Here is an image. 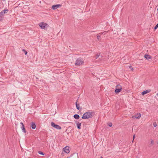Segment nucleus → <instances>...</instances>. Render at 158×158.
<instances>
[{"mask_svg": "<svg viewBox=\"0 0 158 158\" xmlns=\"http://www.w3.org/2000/svg\"><path fill=\"white\" fill-rule=\"evenodd\" d=\"M92 114V112H87L83 114L82 118L83 119H87L92 118L93 117Z\"/></svg>", "mask_w": 158, "mask_h": 158, "instance_id": "1", "label": "nucleus"}, {"mask_svg": "<svg viewBox=\"0 0 158 158\" xmlns=\"http://www.w3.org/2000/svg\"><path fill=\"white\" fill-rule=\"evenodd\" d=\"M84 63V61L83 59L81 58H78L76 60L75 65L76 66H80L83 65Z\"/></svg>", "mask_w": 158, "mask_h": 158, "instance_id": "2", "label": "nucleus"}, {"mask_svg": "<svg viewBox=\"0 0 158 158\" xmlns=\"http://www.w3.org/2000/svg\"><path fill=\"white\" fill-rule=\"evenodd\" d=\"M8 11V10L7 9L4 10L0 12V21L3 19V16L4 15L5 13H7Z\"/></svg>", "mask_w": 158, "mask_h": 158, "instance_id": "3", "label": "nucleus"}, {"mask_svg": "<svg viewBox=\"0 0 158 158\" xmlns=\"http://www.w3.org/2000/svg\"><path fill=\"white\" fill-rule=\"evenodd\" d=\"M51 126L57 129L60 130L61 129V127L60 126L52 122L51 123Z\"/></svg>", "mask_w": 158, "mask_h": 158, "instance_id": "4", "label": "nucleus"}, {"mask_svg": "<svg viewBox=\"0 0 158 158\" xmlns=\"http://www.w3.org/2000/svg\"><path fill=\"white\" fill-rule=\"evenodd\" d=\"M48 25L47 23L44 22H42L39 24V26L41 28L44 29L45 27Z\"/></svg>", "mask_w": 158, "mask_h": 158, "instance_id": "5", "label": "nucleus"}, {"mask_svg": "<svg viewBox=\"0 0 158 158\" xmlns=\"http://www.w3.org/2000/svg\"><path fill=\"white\" fill-rule=\"evenodd\" d=\"M140 113H137L135 115H134L132 116V118L133 119H134L135 118L139 119L140 118Z\"/></svg>", "mask_w": 158, "mask_h": 158, "instance_id": "6", "label": "nucleus"}, {"mask_svg": "<svg viewBox=\"0 0 158 158\" xmlns=\"http://www.w3.org/2000/svg\"><path fill=\"white\" fill-rule=\"evenodd\" d=\"M63 150L65 153H68L70 152L69 148V146H66L63 149Z\"/></svg>", "mask_w": 158, "mask_h": 158, "instance_id": "7", "label": "nucleus"}, {"mask_svg": "<svg viewBox=\"0 0 158 158\" xmlns=\"http://www.w3.org/2000/svg\"><path fill=\"white\" fill-rule=\"evenodd\" d=\"M61 6V5L60 4H57L56 5H53L52 6V9L53 10H56L58 8L60 7Z\"/></svg>", "mask_w": 158, "mask_h": 158, "instance_id": "8", "label": "nucleus"}, {"mask_svg": "<svg viewBox=\"0 0 158 158\" xmlns=\"http://www.w3.org/2000/svg\"><path fill=\"white\" fill-rule=\"evenodd\" d=\"M20 124L22 125L21 127V128L22 129L23 132L25 133L26 132V131L24 127V126L23 123L21 122V123H20Z\"/></svg>", "mask_w": 158, "mask_h": 158, "instance_id": "9", "label": "nucleus"}, {"mask_svg": "<svg viewBox=\"0 0 158 158\" xmlns=\"http://www.w3.org/2000/svg\"><path fill=\"white\" fill-rule=\"evenodd\" d=\"M76 123L77 128L78 129H81V123L77 121Z\"/></svg>", "mask_w": 158, "mask_h": 158, "instance_id": "10", "label": "nucleus"}, {"mask_svg": "<svg viewBox=\"0 0 158 158\" xmlns=\"http://www.w3.org/2000/svg\"><path fill=\"white\" fill-rule=\"evenodd\" d=\"M144 57L147 60H149L152 58L151 56L148 54L145 55Z\"/></svg>", "mask_w": 158, "mask_h": 158, "instance_id": "11", "label": "nucleus"}, {"mask_svg": "<svg viewBox=\"0 0 158 158\" xmlns=\"http://www.w3.org/2000/svg\"><path fill=\"white\" fill-rule=\"evenodd\" d=\"M150 90L148 89V90H146L145 91H143V92L142 93V94L143 95H144L145 94H147L150 92Z\"/></svg>", "mask_w": 158, "mask_h": 158, "instance_id": "12", "label": "nucleus"}, {"mask_svg": "<svg viewBox=\"0 0 158 158\" xmlns=\"http://www.w3.org/2000/svg\"><path fill=\"white\" fill-rule=\"evenodd\" d=\"M31 127L33 129H35L36 128V125L34 122H32L31 123Z\"/></svg>", "mask_w": 158, "mask_h": 158, "instance_id": "13", "label": "nucleus"}, {"mask_svg": "<svg viewBox=\"0 0 158 158\" xmlns=\"http://www.w3.org/2000/svg\"><path fill=\"white\" fill-rule=\"evenodd\" d=\"M121 90H122V89H121V88L120 89H117V88L116 89H116L115 90L114 92L116 94H117L118 93L120 92H121Z\"/></svg>", "mask_w": 158, "mask_h": 158, "instance_id": "14", "label": "nucleus"}, {"mask_svg": "<svg viewBox=\"0 0 158 158\" xmlns=\"http://www.w3.org/2000/svg\"><path fill=\"white\" fill-rule=\"evenodd\" d=\"M78 100H77V101H76V107L77 109V110H79L80 109V107L79 106V104H78L77 103V102H78Z\"/></svg>", "mask_w": 158, "mask_h": 158, "instance_id": "15", "label": "nucleus"}, {"mask_svg": "<svg viewBox=\"0 0 158 158\" xmlns=\"http://www.w3.org/2000/svg\"><path fill=\"white\" fill-rule=\"evenodd\" d=\"M73 117L75 119H78L80 118L79 115L77 114H74L73 116Z\"/></svg>", "mask_w": 158, "mask_h": 158, "instance_id": "16", "label": "nucleus"}, {"mask_svg": "<svg viewBox=\"0 0 158 158\" xmlns=\"http://www.w3.org/2000/svg\"><path fill=\"white\" fill-rule=\"evenodd\" d=\"M154 142L152 139H151V142L149 143V147H151L153 145Z\"/></svg>", "mask_w": 158, "mask_h": 158, "instance_id": "17", "label": "nucleus"}, {"mask_svg": "<svg viewBox=\"0 0 158 158\" xmlns=\"http://www.w3.org/2000/svg\"><path fill=\"white\" fill-rule=\"evenodd\" d=\"M116 88H117V89H122V86L119 84H118V85H117L116 86Z\"/></svg>", "mask_w": 158, "mask_h": 158, "instance_id": "18", "label": "nucleus"}, {"mask_svg": "<svg viewBox=\"0 0 158 158\" xmlns=\"http://www.w3.org/2000/svg\"><path fill=\"white\" fill-rule=\"evenodd\" d=\"M108 31H104L102 32H101L99 33L98 35H105L106 32Z\"/></svg>", "mask_w": 158, "mask_h": 158, "instance_id": "19", "label": "nucleus"}, {"mask_svg": "<svg viewBox=\"0 0 158 158\" xmlns=\"http://www.w3.org/2000/svg\"><path fill=\"white\" fill-rule=\"evenodd\" d=\"M38 153L39 154H40V155H43V156L44 155V153H43V152L41 151H39L38 152Z\"/></svg>", "mask_w": 158, "mask_h": 158, "instance_id": "20", "label": "nucleus"}, {"mask_svg": "<svg viewBox=\"0 0 158 158\" xmlns=\"http://www.w3.org/2000/svg\"><path fill=\"white\" fill-rule=\"evenodd\" d=\"M22 51L24 52L25 55H26L27 54V52L24 49H23Z\"/></svg>", "mask_w": 158, "mask_h": 158, "instance_id": "21", "label": "nucleus"}, {"mask_svg": "<svg viewBox=\"0 0 158 158\" xmlns=\"http://www.w3.org/2000/svg\"><path fill=\"white\" fill-rule=\"evenodd\" d=\"M158 23H157V24L156 25L155 27L154 28V29L155 30H156V29H157V28H158Z\"/></svg>", "mask_w": 158, "mask_h": 158, "instance_id": "22", "label": "nucleus"}, {"mask_svg": "<svg viewBox=\"0 0 158 158\" xmlns=\"http://www.w3.org/2000/svg\"><path fill=\"white\" fill-rule=\"evenodd\" d=\"M108 126L110 127H111L112 126V124L111 123H110L108 124Z\"/></svg>", "mask_w": 158, "mask_h": 158, "instance_id": "23", "label": "nucleus"}, {"mask_svg": "<svg viewBox=\"0 0 158 158\" xmlns=\"http://www.w3.org/2000/svg\"><path fill=\"white\" fill-rule=\"evenodd\" d=\"M100 35H98L97 36V39L98 40H99L100 39V38H101V36H100Z\"/></svg>", "mask_w": 158, "mask_h": 158, "instance_id": "24", "label": "nucleus"}, {"mask_svg": "<svg viewBox=\"0 0 158 158\" xmlns=\"http://www.w3.org/2000/svg\"><path fill=\"white\" fill-rule=\"evenodd\" d=\"M99 55H98V54H97L95 56V59H97L99 57Z\"/></svg>", "mask_w": 158, "mask_h": 158, "instance_id": "25", "label": "nucleus"}, {"mask_svg": "<svg viewBox=\"0 0 158 158\" xmlns=\"http://www.w3.org/2000/svg\"><path fill=\"white\" fill-rule=\"evenodd\" d=\"M157 125L156 123H153V126L154 127H156Z\"/></svg>", "mask_w": 158, "mask_h": 158, "instance_id": "26", "label": "nucleus"}, {"mask_svg": "<svg viewBox=\"0 0 158 158\" xmlns=\"http://www.w3.org/2000/svg\"><path fill=\"white\" fill-rule=\"evenodd\" d=\"M135 137V135H133V140H132V142H133V140H134V139Z\"/></svg>", "mask_w": 158, "mask_h": 158, "instance_id": "27", "label": "nucleus"}, {"mask_svg": "<svg viewBox=\"0 0 158 158\" xmlns=\"http://www.w3.org/2000/svg\"><path fill=\"white\" fill-rule=\"evenodd\" d=\"M129 68H130L132 70L133 69L132 68V67L131 66H130Z\"/></svg>", "mask_w": 158, "mask_h": 158, "instance_id": "28", "label": "nucleus"}, {"mask_svg": "<svg viewBox=\"0 0 158 158\" xmlns=\"http://www.w3.org/2000/svg\"><path fill=\"white\" fill-rule=\"evenodd\" d=\"M100 158H103L102 157H100Z\"/></svg>", "mask_w": 158, "mask_h": 158, "instance_id": "29", "label": "nucleus"}, {"mask_svg": "<svg viewBox=\"0 0 158 158\" xmlns=\"http://www.w3.org/2000/svg\"><path fill=\"white\" fill-rule=\"evenodd\" d=\"M4 0V1H6V0Z\"/></svg>", "mask_w": 158, "mask_h": 158, "instance_id": "30", "label": "nucleus"}, {"mask_svg": "<svg viewBox=\"0 0 158 158\" xmlns=\"http://www.w3.org/2000/svg\"><path fill=\"white\" fill-rule=\"evenodd\" d=\"M157 95H158V94H157Z\"/></svg>", "mask_w": 158, "mask_h": 158, "instance_id": "31", "label": "nucleus"}]
</instances>
